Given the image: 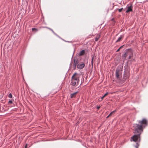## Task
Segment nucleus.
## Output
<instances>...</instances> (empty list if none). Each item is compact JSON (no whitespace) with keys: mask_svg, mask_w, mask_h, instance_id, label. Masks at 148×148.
Instances as JSON below:
<instances>
[{"mask_svg":"<svg viewBox=\"0 0 148 148\" xmlns=\"http://www.w3.org/2000/svg\"><path fill=\"white\" fill-rule=\"evenodd\" d=\"M32 30L33 31H38V29L36 28H32Z\"/></svg>","mask_w":148,"mask_h":148,"instance_id":"ddd939ff","label":"nucleus"},{"mask_svg":"<svg viewBox=\"0 0 148 148\" xmlns=\"http://www.w3.org/2000/svg\"><path fill=\"white\" fill-rule=\"evenodd\" d=\"M79 75L76 73H75L72 76L71 78V84L72 86H77L79 81Z\"/></svg>","mask_w":148,"mask_h":148,"instance_id":"f03ea898","label":"nucleus"},{"mask_svg":"<svg viewBox=\"0 0 148 148\" xmlns=\"http://www.w3.org/2000/svg\"><path fill=\"white\" fill-rule=\"evenodd\" d=\"M105 97H104V96H103V97H102L100 99H101V100H99V101H102V100Z\"/></svg>","mask_w":148,"mask_h":148,"instance_id":"6ab92c4d","label":"nucleus"},{"mask_svg":"<svg viewBox=\"0 0 148 148\" xmlns=\"http://www.w3.org/2000/svg\"><path fill=\"white\" fill-rule=\"evenodd\" d=\"M139 145L138 143H136V145L135 146V147L136 148H138Z\"/></svg>","mask_w":148,"mask_h":148,"instance_id":"4468645a","label":"nucleus"},{"mask_svg":"<svg viewBox=\"0 0 148 148\" xmlns=\"http://www.w3.org/2000/svg\"><path fill=\"white\" fill-rule=\"evenodd\" d=\"M100 37V35L97 34V35L96 37L95 38V41H97L98 40H99V38Z\"/></svg>","mask_w":148,"mask_h":148,"instance_id":"1a4fd4ad","label":"nucleus"},{"mask_svg":"<svg viewBox=\"0 0 148 148\" xmlns=\"http://www.w3.org/2000/svg\"><path fill=\"white\" fill-rule=\"evenodd\" d=\"M121 73L120 70L116 69V76L117 78L120 79Z\"/></svg>","mask_w":148,"mask_h":148,"instance_id":"20e7f679","label":"nucleus"},{"mask_svg":"<svg viewBox=\"0 0 148 148\" xmlns=\"http://www.w3.org/2000/svg\"><path fill=\"white\" fill-rule=\"evenodd\" d=\"M8 97L10 98H12V95L10 93L8 96Z\"/></svg>","mask_w":148,"mask_h":148,"instance_id":"2eb2a0df","label":"nucleus"},{"mask_svg":"<svg viewBox=\"0 0 148 148\" xmlns=\"http://www.w3.org/2000/svg\"><path fill=\"white\" fill-rule=\"evenodd\" d=\"M109 116V114L107 116V118H108L109 117V116Z\"/></svg>","mask_w":148,"mask_h":148,"instance_id":"393cba45","label":"nucleus"},{"mask_svg":"<svg viewBox=\"0 0 148 148\" xmlns=\"http://www.w3.org/2000/svg\"><path fill=\"white\" fill-rule=\"evenodd\" d=\"M93 57H92V62H93Z\"/></svg>","mask_w":148,"mask_h":148,"instance_id":"412c9836","label":"nucleus"},{"mask_svg":"<svg viewBox=\"0 0 148 148\" xmlns=\"http://www.w3.org/2000/svg\"><path fill=\"white\" fill-rule=\"evenodd\" d=\"M133 56V51L132 49H128L126 50L125 53L123 55V57L125 59L127 57H128V58L130 59Z\"/></svg>","mask_w":148,"mask_h":148,"instance_id":"7ed1b4c3","label":"nucleus"},{"mask_svg":"<svg viewBox=\"0 0 148 148\" xmlns=\"http://www.w3.org/2000/svg\"><path fill=\"white\" fill-rule=\"evenodd\" d=\"M77 64V61L75 60L74 61V65L75 67H76V66Z\"/></svg>","mask_w":148,"mask_h":148,"instance_id":"9b49d317","label":"nucleus"},{"mask_svg":"<svg viewBox=\"0 0 148 148\" xmlns=\"http://www.w3.org/2000/svg\"><path fill=\"white\" fill-rule=\"evenodd\" d=\"M139 124L134 125V132L136 134L134 135L131 139L133 141L136 142L138 139L140 140V135L143 131V128L145 127L147 125V120L145 119H143L141 121H138Z\"/></svg>","mask_w":148,"mask_h":148,"instance_id":"f257e3e1","label":"nucleus"},{"mask_svg":"<svg viewBox=\"0 0 148 148\" xmlns=\"http://www.w3.org/2000/svg\"><path fill=\"white\" fill-rule=\"evenodd\" d=\"M116 112V110H115L113 111L112 112L109 114V116H111L112 114Z\"/></svg>","mask_w":148,"mask_h":148,"instance_id":"f8f14e48","label":"nucleus"},{"mask_svg":"<svg viewBox=\"0 0 148 148\" xmlns=\"http://www.w3.org/2000/svg\"><path fill=\"white\" fill-rule=\"evenodd\" d=\"M123 46H121L116 51L117 52H118L120 50V49H121L122 47H123Z\"/></svg>","mask_w":148,"mask_h":148,"instance_id":"f3484780","label":"nucleus"},{"mask_svg":"<svg viewBox=\"0 0 148 148\" xmlns=\"http://www.w3.org/2000/svg\"><path fill=\"white\" fill-rule=\"evenodd\" d=\"M99 100H101V99H99Z\"/></svg>","mask_w":148,"mask_h":148,"instance_id":"a878e982","label":"nucleus"},{"mask_svg":"<svg viewBox=\"0 0 148 148\" xmlns=\"http://www.w3.org/2000/svg\"><path fill=\"white\" fill-rule=\"evenodd\" d=\"M133 9V6L132 4H130L129 6L127 8V10L126 11V13H129L131 12H132Z\"/></svg>","mask_w":148,"mask_h":148,"instance_id":"39448f33","label":"nucleus"},{"mask_svg":"<svg viewBox=\"0 0 148 148\" xmlns=\"http://www.w3.org/2000/svg\"><path fill=\"white\" fill-rule=\"evenodd\" d=\"M108 92H107L106 94H104V95H103L104 97H106V96H107L108 95Z\"/></svg>","mask_w":148,"mask_h":148,"instance_id":"a211bd4d","label":"nucleus"},{"mask_svg":"<svg viewBox=\"0 0 148 148\" xmlns=\"http://www.w3.org/2000/svg\"><path fill=\"white\" fill-rule=\"evenodd\" d=\"M27 144H26L25 146V148H27Z\"/></svg>","mask_w":148,"mask_h":148,"instance_id":"b1692460","label":"nucleus"},{"mask_svg":"<svg viewBox=\"0 0 148 148\" xmlns=\"http://www.w3.org/2000/svg\"><path fill=\"white\" fill-rule=\"evenodd\" d=\"M8 103L10 104H12V101L11 100H10L9 101Z\"/></svg>","mask_w":148,"mask_h":148,"instance_id":"aec40b11","label":"nucleus"},{"mask_svg":"<svg viewBox=\"0 0 148 148\" xmlns=\"http://www.w3.org/2000/svg\"><path fill=\"white\" fill-rule=\"evenodd\" d=\"M46 27L47 28H48V29H49L50 30H51L52 31H53V30L51 29H50V28H49L47 27Z\"/></svg>","mask_w":148,"mask_h":148,"instance_id":"4be33fe9","label":"nucleus"},{"mask_svg":"<svg viewBox=\"0 0 148 148\" xmlns=\"http://www.w3.org/2000/svg\"><path fill=\"white\" fill-rule=\"evenodd\" d=\"M85 53V51L84 50H82L80 51L79 55L80 56H82L84 55Z\"/></svg>","mask_w":148,"mask_h":148,"instance_id":"9d476101","label":"nucleus"},{"mask_svg":"<svg viewBox=\"0 0 148 148\" xmlns=\"http://www.w3.org/2000/svg\"><path fill=\"white\" fill-rule=\"evenodd\" d=\"M78 93V92H75L71 94L70 95L71 98H75L76 97V95Z\"/></svg>","mask_w":148,"mask_h":148,"instance_id":"0eeeda50","label":"nucleus"},{"mask_svg":"<svg viewBox=\"0 0 148 148\" xmlns=\"http://www.w3.org/2000/svg\"><path fill=\"white\" fill-rule=\"evenodd\" d=\"M100 106H98L97 107V109L98 110H99L100 108Z\"/></svg>","mask_w":148,"mask_h":148,"instance_id":"5701e85b","label":"nucleus"},{"mask_svg":"<svg viewBox=\"0 0 148 148\" xmlns=\"http://www.w3.org/2000/svg\"><path fill=\"white\" fill-rule=\"evenodd\" d=\"M123 9V8H121L119 9L118 10V11L119 12H121L122 11Z\"/></svg>","mask_w":148,"mask_h":148,"instance_id":"dca6fc26","label":"nucleus"},{"mask_svg":"<svg viewBox=\"0 0 148 148\" xmlns=\"http://www.w3.org/2000/svg\"><path fill=\"white\" fill-rule=\"evenodd\" d=\"M85 66V64L84 63L79 64L77 65V67L79 69H81L83 68Z\"/></svg>","mask_w":148,"mask_h":148,"instance_id":"423d86ee","label":"nucleus"},{"mask_svg":"<svg viewBox=\"0 0 148 148\" xmlns=\"http://www.w3.org/2000/svg\"><path fill=\"white\" fill-rule=\"evenodd\" d=\"M123 36L122 35L121 36L118 38V40L116 41V42H118L121 41L122 38H123Z\"/></svg>","mask_w":148,"mask_h":148,"instance_id":"6e6552de","label":"nucleus"}]
</instances>
